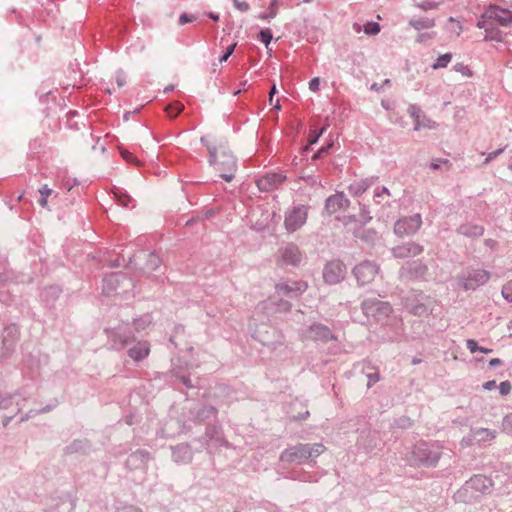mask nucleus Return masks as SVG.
I'll return each instance as SVG.
<instances>
[{
    "label": "nucleus",
    "instance_id": "obj_60",
    "mask_svg": "<svg viewBox=\"0 0 512 512\" xmlns=\"http://www.w3.org/2000/svg\"><path fill=\"white\" fill-rule=\"evenodd\" d=\"M324 130H325V128H322L318 133L311 136L310 140H309V144L310 145L315 144L318 141V139L320 138V136L323 134Z\"/></svg>",
    "mask_w": 512,
    "mask_h": 512
},
{
    "label": "nucleus",
    "instance_id": "obj_40",
    "mask_svg": "<svg viewBox=\"0 0 512 512\" xmlns=\"http://www.w3.org/2000/svg\"><path fill=\"white\" fill-rule=\"evenodd\" d=\"M161 265V259L155 253H150L147 261V269L152 271L156 270Z\"/></svg>",
    "mask_w": 512,
    "mask_h": 512
},
{
    "label": "nucleus",
    "instance_id": "obj_9",
    "mask_svg": "<svg viewBox=\"0 0 512 512\" xmlns=\"http://www.w3.org/2000/svg\"><path fill=\"white\" fill-rule=\"evenodd\" d=\"M481 17L504 27L512 24V11L494 4L489 5Z\"/></svg>",
    "mask_w": 512,
    "mask_h": 512
},
{
    "label": "nucleus",
    "instance_id": "obj_19",
    "mask_svg": "<svg viewBox=\"0 0 512 512\" xmlns=\"http://www.w3.org/2000/svg\"><path fill=\"white\" fill-rule=\"evenodd\" d=\"M120 284L125 288H129L132 286V281L121 274L112 273L104 279L103 292L111 295L112 292L118 290Z\"/></svg>",
    "mask_w": 512,
    "mask_h": 512
},
{
    "label": "nucleus",
    "instance_id": "obj_21",
    "mask_svg": "<svg viewBox=\"0 0 512 512\" xmlns=\"http://www.w3.org/2000/svg\"><path fill=\"white\" fill-rule=\"evenodd\" d=\"M286 179L282 173H269L257 180L259 190L269 192L277 189Z\"/></svg>",
    "mask_w": 512,
    "mask_h": 512
},
{
    "label": "nucleus",
    "instance_id": "obj_17",
    "mask_svg": "<svg viewBox=\"0 0 512 512\" xmlns=\"http://www.w3.org/2000/svg\"><path fill=\"white\" fill-rule=\"evenodd\" d=\"M301 252L295 245H287L278 251L277 264L279 266H296L301 262Z\"/></svg>",
    "mask_w": 512,
    "mask_h": 512
},
{
    "label": "nucleus",
    "instance_id": "obj_58",
    "mask_svg": "<svg viewBox=\"0 0 512 512\" xmlns=\"http://www.w3.org/2000/svg\"><path fill=\"white\" fill-rule=\"evenodd\" d=\"M116 82H117L119 87H122V86L125 85V83H126V75L122 71L117 73V75H116Z\"/></svg>",
    "mask_w": 512,
    "mask_h": 512
},
{
    "label": "nucleus",
    "instance_id": "obj_64",
    "mask_svg": "<svg viewBox=\"0 0 512 512\" xmlns=\"http://www.w3.org/2000/svg\"><path fill=\"white\" fill-rule=\"evenodd\" d=\"M375 236H376L375 231L369 230V231H367L366 236H363L362 239L369 241V240H373Z\"/></svg>",
    "mask_w": 512,
    "mask_h": 512
},
{
    "label": "nucleus",
    "instance_id": "obj_6",
    "mask_svg": "<svg viewBox=\"0 0 512 512\" xmlns=\"http://www.w3.org/2000/svg\"><path fill=\"white\" fill-rule=\"evenodd\" d=\"M299 338L303 343H327L335 339L329 327L321 323H313L303 329L299 333Z\"/></svg>",
    "mask_w": 512,
    "mask_h": 512
},
{
    "label": "nucleus",
    "instance_id": "obj_54",
    "mask_svg": "<svg viewBox=\"0 0 512 512\" xmlns=\"http://www.w3.org/2000/svg\"><path fill=\"white\" fill-rule=\"evenodd\" d=\"M233 3H234V6L242 11V12H246L249 10V4L247 2H244V1H239V0H232Z\"/></svg>",
    "mask_w": 512,
    "mask_h": 512
},
{
    "label": "nucleus",
    "instance_id": "obj_37",
    "mask_svg": "<svg viewBox=\"0 0 512 512\" xmlns=\"http://www.w3.org/2000/svg\"><path fill=\"white\" fill-rule=\"evenodd\" d=\"M466 346L471 353L481 352L484 354H489L492 352V349L479 346L473 339H468L466 341Z\"/></svg>",
    "mask_w": 512,
    "mask_h": 512
},
{
    "label": "nucleus",
    "instance_id": "obj_48",
    "mask_svg": "<svg viewBox=\"0 0 512 512\" xmlns=\"http://www.w3.org/2000/svg\"><path fill=\"white\" fill-rule=\"evenodd\" d=\"M438 6H439L438 3L434 2V1H430V0L423 1L422 3H420L418 5V7L424 11L437 9Z\"/></svg>",
    "mask_w": 512,
    "mask_h": 512
},
{
    "label": "nucleus",
    "instance_id": "obj_1",
    "mask_svg": "<svg viewBox=\"0 0 512 512\" xmlns=\"http://www.w3.org/2000/svg\"><path fill=\"white\" fill-rule=\"evenodd\" d=\"M152 323L150 315H144L132 322L121 323L115 328L107 329V335L114 349L120 350L131 343L135 337L133 331L140 333L146 330Z\"/></svg>",
    "mask_w": 512,
    "mask_h": 512
},
{
    "label": "nucleus",
    "instance_id": "obj_36",
    "mask_svg": "<svg viewBox=\"0 0 512 512\" xmlns=\"http://www.w3.org/2000/svg\"><path fill=\"white\" fill-rule=\"evenodd\" d=\"M149 458H150V454L147 451L138 450L130 455L129 462H131V463L140 462L141 464H145V463H147Z\"/></svg>",
    "mask_w": 512,
    "mask_h": 512
},
{
    "label": "nucleus",
    "instance_id": "obj_12",
    "mask_svg": "<svg viewBox=\"0 0 512 512\" xmlns=\"http://www.w3.org/2000/svg\"><path fill=\"white\" fill-rule=\"evenodd\" d=\"M379 272V267L371 261H363L355 266L353 274L359 285L371 283Z\"/></svg>",
    "mask_w": 512,
    "mask_h": 512
},
{
    "label": "nucleus",
    "instance_id": "obj_11",
    "mask_svg": "<svg viewBox=\"0 0 512 512\" xmlns=\"http://www.w3.org/2000/svg\"><path fill=\"white\" fill-rule=\"evenodd\" d=\"M308 288V284L302 280H286L276 284V293L281 296L296 298L302 295Z\"/></svg>",
    "mask_w": 512,
    "mask_h": 512
},
{
    "label": "nucleus",
    "instance_id": "obj_51",
    "mask_svg": "<svg viewBox=\"0 0 512 512\" xmlns=\"http://www.w3.org/2000/svg\"><path fill=\"white\" fill-rule=\"evenodd\" d=\"M454 70H455L456 72H459V73H461L462 75H465V76H468V77H470V76L472 75L471 70H470L467 66H465V65H463V64H461V63L456 64V65L454 66Z\"/></svg>",
    "mask_w": 512,
    "mask_h": 512
},
{
    "label": "nucleus",
    "instance_id": "obj_15",
    "mask_svg": "<svg viewBox=\"0 0 512 512\" xmlns=\"http://www.w3.org/2000/svg\"><path fill=\"white\" fill-rule=\"evenodd\" d=\"M291 309V304L286 301V300H279V301H274L272 299H267V300H264L262 302H260L259 304H257V306L255 307V310H254V315L253 317H255L256 315L258 314H272V313H281V312H288L290 311ZM255 318L252 319V321H254Z\"/></svg>",
    "mask_w": 512,
    "mask_h": 512
},
{
    "label": "nucleus",
    "instance_id": "obj_57",
    "mask_svg": "<svg viewBox=\"0 0 512 512\" xmlns=\"http://www.w3.org/2000/svg\"><path fill=\"white\" fill-rule=\"evenodd\" d=\"M502 152H503V149H502V148H500V149H498V150H495V151H493V152H490V153L487 155V157H486V159H485L484 163H485V164L489 163L490 161H492L493 159H495L496 157H498Z\"/></svg>",
    "mask_w": 512,
    "mask_h": 512
},
{
    "label": "nucleus",
    "instance_id": "obj_46",
    "mask_svg": "<svg viewBox=\"0 0 512 512\" xmlns=\"http://www.w3.org/2000/svg\"><path fill=\"white\" fill-rule=\"evenodd\" d=\"M502 296L512 303V280L503 286Z\"/></svg>",
    "mask_w": 512,
    "mask_h": 512
},
{
    "label": "nucleus",
    "instance_id": "obj_4",
    "mask_svg": "<svg viewBox=\"0 0 512 512\" xmlns=\"http://www.w3.org/2000/svg\"><path fill=\"white\" fill-rule=\"evenodd\" d=\"M322 443L302 444L286 448L280 455V460L287 463L301 464L314 460L325 451Z\"/></svg>",
    "mask_w": 512,
    "mask_h": 512
},
{
    "label": "nucleus",
    "instance_id": "obj_2",
    "mask_svg": "<svg viewBox=\"0 0 512 512\" xmlns=\"http://www.w3.org/2000/svg\"><path fill=\"white\" fill-rule=\"evenodd\" d=\"M363 314L368 322L376 323L381 326H397L401 320L393 313V309L388 302L378 299H367L361 304Z\"/></svg>",
    "mask_w": 512,
    "mask_h": 512
},
{
    "label": "nucleus",
    "instance_id": "obj_38",
    "mask_svg": "<svg viewBox=\"0 0 512 512\" xmlns=\"http://www.w3.org/2000/svg\"><path fill=\"white\" fill-rule=\"evenodd\" d=\"M452 55L450 53H445L440 55L432 65L433 69L445 68L449 62L451 61Z\"/></svg>",
    "mask_w": 512,
    "mask_h": 512
},
{
    "label": "nucleus",
    "instance_id": "obj_16",
    "mask_svg": "<svg viewBox=\"0 0 512 512\" xmlns=\"http://www.w3.org/2000/svg\"><path fill=\"white\" fill-rule=\"evenodd\" d=\"M465 490L471 491L474 496L489 493L493 488L491 478L484 475H474L465 483Z\"/></svg>",
    "mask_w": 512,
    "mask_h": 512
},
{
    "label": "nucleus",
    "instance_id": "obj_29",
    "mask_svg": "<svg viewBox=\"0 0 512 512\" xmlns=\"http://www.w3.org/2000/svg\"><path fill=\"white\" fill-rule=\"evenodd\" d=\"M391 197V193L389 189L385 186L377 187L374 190V202L377 205H386L389 203V199Z\"/></svg>",
    "mask_w": 512,
    "mask_h": 512
},
{
    "label": "nucleus",
    "instance_id": "obj_3",
    "mask_svg": "<svg viewBox=\"0 0 512 512\" xmlns=\"http://www.w3.org/2000/svg\"><path fill=\"white\" fill-rule=\"evenodd\" d=\"M443 452L442 445L437 442H419L412 452L409 461L412 465L434 467L438 464Z\"/></svg>",
    "mask_w": 512,
    "mask_h": 512
},
{
    "label": "nucleus",
    "instance_id": "obj_41",
    "mask_svg": "<svg viewBox=\"0 0 512 512\" xmlns=\"http://www.w3.org/2000/svg\"><path fill=\"white\" fill-rule=\"evenodd\" d=\"M502 430L508 435H512V412L503 417Z\"/></svg>",
    "mask_w": 512,
    "mask_h": 512
},
{
    "label": "nucleus",
    "instance_id": "obj_61",
    "mask_svg": "<svg viewBox=\"0 0 512 512\" xmlns=\"http://www.w3.org/2000/svg\"><path fill=\"white\" fill-rule=\"evenodd\" d=\"M482 387L484 390L490 391L496 387V381H494V380L487 381L482 385Z\"/></svg>",
    "mask_w": 512,
    "mask_h": 512
},
{
    "label": "nucleus",
    "instance_id": "obj_49",
    "mask_svg": "<svg viewBox=\"0 0 512 512\" xmlns=\"http://www.w3.org/2000/svg\"><path fill=\"white\" fill-rule=\"evenodd\" d=\"M512 385L509 381H503L499 384L498 389L501 395L506 396L511 392Z\"/></svg>",
    "mask_w": 512,
    "mask_h": 512
},
{
    "label": "nucleus",
    "instance_id": "obj_28",
    "mask_svg": "<svg viewBox=\"0 0 512 512\" xmlns=\"http://www.w3.org/2000/svg\"><path fill=\"white\" fill-rule=\"evenodd\" d=\"M173 460L177 463H186L192 459V452L188 445H178L172 449Z\"/></svg>",
    "mask_w": 512,
    "mask_h": 512
},
{
    "label": "nucleus",
    "instance_id": "obj_32",
    "mask_svg": "<svg viewBox=\"0 0 512 512\" xmlns=\"http://www.w3.org/2000/svg\"><path fill=\"white\" fill-rule=\"evenodd\" d=\"M409 24L416 30L430 29L435 26V20L432 18L412 19Z\"/></svg>",
    "mask_w": 512,
    "mask_h": 512
},
{
    "label": "nucleus",
    "instance_id": "obj_14",
    "mask_svg": "<svg viewBox=\"0 0 512 512\" xmlns=\"http://www.w3.org/2000/svg\"><path fill=\"white\" fill-rule=\"evenodd\" d=\"M26 402V398L19 393H5L0 396V408L10 413L9 418L19 413L25 407Z\"/></svg>",
    "mask_w": 512,
    "mask_h": 512
},
{
    "label": "nucleus",
    "instance_id": "obj_43",
    "mask_svg": "<svg viewBox=\"0 0 512 512\" xmlns=\"http://www.w3.org/2000/svg\"><path fill=\"white\" fill-rule=\"evenodd\" d=\"M182 110L183 105L177 102L166 107V112L170 117H176Z\"/></svg>",
    "mask_w": 512,
    "mask_h": 512
},
{
    "label": "nucleus",
    "instance_id": "obj_44",
    "mask_svg": "<svg viewBox=\"0 0 512 512\" xmlns=\"http://www.w3.org/2000/svg\"><path fill=\"white\" fill-rule=\"evenodd\" d=\"M39 193L41 195V199L39 200V204L42 207L47 206V198L51 195L52 190L48 188L47 185H44L40 190Z\"/></svg>",
    "mask_w": 512,
    "mask_h": 512
},
{
    "label": "nucleus",
    "instance_id": "obj_10",
    "mask_svg": "<svg viewBox=\"0 0 512 512\" xmlns=\"http://www.w3.org/2000/svg\"><path fill=\"white\" fill-rule=\"evenodd\" d=\"M346 266L340 260L328 262L323 269V279L325 283L334 285L344 280L346 276Z\"/></svg>",
    "mask_w": 512,
    "mask_h": 512
},
{
    "label": "nucleus",
    "instance_id": "obj_22",
    "mask_svg": "<svg viewBox=\"0 0 512 512\" xmlns=\"http://www.w3.org/2000/svg\"><path fill=\"white\" fill-rule=\"evenodd\" d=\"M426 271L427 267L422 262L412 261L402 266L400 269V277L401 279L407 280L420 278L425 275Z\"/></svg>",
    "mask_w": 512,
    "mask_h": 512
},
{
    "label": "nucleus",
    "instance_id": "obj_5",
    "mask_svg": "<svg viewBox=\"0 0 512 512\" xmlns=\"http://www.w3.org/2000/svg\"><path fill=\"white\" fill-rule=\"evenodd\" d=\"M210 163L214 165L215 169L220 173L221 178L225 181L230 182L234 178V172L236 170L235 157L226 151L217 152L209 148Z\"/></svg>",
    "mask_w": 512,
    "mask_h": 512
},
{
    "label": "nucleus",
    "instance_id": "obj_42",
    "mask_svg": "<svg viewBox=\"0 0 512 512\" xmlns=\"http://www.w3.org/2000/svg\"><path fill=\"white\" fill-rule=\"evenodd\" d=\"M380 32V25L377 22H368L364 25V33L367 35H377Z\"/></svg>",
    "mask_w": 512,
    "mask_h": 512
},
{
    "label": "nucleus",
    "instance_id": "obj_31",
    "mask_svg": "<svg viewBox=\"0 0 512 512\" xmlns=\"http://www.w3.org/2000/svg\"><path fill=\"white\" fill-rule=\"evenodd\" d=\"M74 503L69 497H63L59 502L52 508V512H73Z\"/></svg>",
    "mask_w": 512,
    "mask_h": 512
},
{
    "label": "nucleus",
    "instance_id": "obj_59",
    "mask_svg": "<svg viewBox=\"0 0 512 512\" xmlns=\"http://www.w3.org/2000/svg\"><path fill=\"white\" fill-rule=\"evenodd\" d=\"M192 20H193V17L187 15L186 13L181 14L180 17H179V23L181 25H184V24H186L188 22H191Z\"/></svg>",
    "mask_w": 512,
    "mask_h": 512
},
{
    "label": "nucleus",
    "instance_id": "obj_55",
    "mask_svg": "<svg viewBox=\"0 0 512 512\" xmlns=\"http://www.w3.org/2000/svg\"><path fill=\"white\" fill-rule=\"evenodd\" d=\"M115 512H142V511L132 505H125V506L118 507Z\"/></svg>",
    "mask_w": 512,
    "mask_h": 512
},
{
    "label": "nucleus",
    "instance_id": "obj_52",
    "mask_svg": "<svg viewBox=\"0 0 512 512\" xmlns=\"http://www.w3.org/2000/svg\"><path fill=\"white\" fill-rule=\"evenodd\" d=\"M120 153H121V156L123 157V159H125L127 162L137 163V159L134 157V155L131 152H129L127 150H121Z\"/></svg>",
    "mask_w": 512,
    "mask_h": 512
},
{
    "label": "nucleus",
    "instance_id": "obj_47",
    "mask_svg": "<svg viewBox=\"0 0 512 512\" xmlns=\"http://www.w3.org/2000/svg\"><path fill=\"white\" fill-rule=\"evenodd\" d=\"M360 216L362 218L363 224H366L371 221L372 217L370 216V211L367 206H360Z\"/></svg>",
    "mask_w": 512,
    "mask_h": 512
},
{
    "label": "nucleus",
    "instance_id": "obj_63",
    "mask_svg": "<svg viewBox=\"0 0 512 512\" xmlns=\"http://www.w3.org/2000/svg\"><path fill=\"white\" fill-rule=\"evenodd\" d=\"M276 93H277V88H276V85H275V84H273V85H272V87H271V89H270V92H269V102H270V104H272V103H273V97H274V95H275Z\"/></svg>",
    "mask_w": 512,
    "mask_h": 512
},
{
    "label": "nucleus",
    "instance_id": "obj_39",
    "mask_svg": "<svg viewBox=\"0 0 512 512\" xmlns=\"http://www.w3.org/2000/svg\"><path fill=\"white\" fill-rule=\"evenodd\" d=\"M259 40L265 45L266 48L269 47L273 39L272 31L269 28H264L259 32L258 35Z\"/></svg>",
    "mask_w": 512,
    "mask_h": 512
},
{
    "label": "nucleus",
    "instance_id": "obj_18",
    "mask_svg": "<svg viewBox=\"0 0 512 512\" xmlns=\"http://www.w3.org/2000/svg\"><path fill=\"white\" fill-rule=\"evenodd\" d=\"M496 437V431L487 428L472 429L470 434L463 437L461 444L463 446H471L475 443H485L492 441Z\"/></svg>",
    "mask_w": 512,
    "mask_h": 512
},
{
    "label": "nucleus",
    "instance_id": "obj_27",
    "mask_svg": "<svg viewBox=\"0 0 512 512\" xmlns=\"http://www.w3.org/2000/svg\"><path fill=\"white\" fill-rule=\"evenodd\" d=\"M375 180L376 178L371 177L355 181L349 185L348 191L352 196H360L368 190Z\"/></svg>",
    "mask_w": 512,
    "mask_h": 512
},
{
    "label": "nucleus",
    "instance_id": "obj_53",
    "mask_svg": "<svg viewBox=\"0 0 512 512\" xmlns=\"http://www.w3.org/2000/svg\"><path fill=\"white\" fill-rule=\"evenodd\" d=\"M320 86V78L314 77L309 81V89L312 92H317Z\"/></svg>",
    "mask_w": 512,
    "mask_h": 512
},
{
    "label": "nucleus",
    "instance_id": "obj_56",
    "mask_svg": "<svg viewBox=\"0 0 512 512\" xmlns=\"http://www.w3.org/2000/svg\"><path fill=\"white\" fill-rule=\"evenodd\" d=\"M235 46H236V44H232V45H230V46L227 48L226 52H225V53L220 57L219 61H220V62H225V61H227V60H228V58L231 56V54L234 52Z\"/></svg>",
    "mask_w": 512,
    "mask_h": 512
},
{
    "label": "nucleus",
    "instance_id": "obj_50",
    "mask_svg": "<svg viewBox=\"0 0 512 512\" xmlns=\"http://www.w3.org/2000/svg\"><path fill=\"white\" fill-rule=\"evenodd\" d=\"M448 21L453 25V27L450 28V30L454 32L457 36H459L460 33L462 32V26L460 22L454 19L453 17H449Z\"/></svg>",
    "mask_w": 512,
    "mask_h": 512
},
{
    "label": "nucleus",
    "instance_id": "obj_34",
    "mask_svg": "<svg viewBox=\"0 0 512 512\" xmlns=\"http://www.w3.org/2000/svg\"><path fill=\"white\" fill-rule=\"evenodd\" d=\"M114 196L119 205L126 208L134 207V200L125 192L117 190L116 192H114Z\"/></svg>",
    "mask_w": 512,
    "mask_h": 512
},
{
    "label": "nucleus",
    "instance_id": "obj_20",
    "mask_svg": "<svg viewBox=\"0 0 512 512\" xmlns=\"http://www.w3.org/2000/svg\"><path fill=\"white\" fill-rule=\"evenodd\" d=\"M409 115L414 119V130L418 131L422 128L435 129L437 123L422 114L419 106L412 104L408 108Z\"/></svg>",
    "mask_w": 512,
    "mask_h": 512
},
{
    "label": "nucleus",
    "instance_id": "obj_26",
    "mask_svg": "<svg viewBox=\"0 0 512 512\" xmlns=\"http://www.w3.org/2000/svg\"><path fill=\"white\" fill-rule=\"evenodd\" d=\"M493 22H489L484 18H480L477 22V27L480 29H484L486 41H501L502 33L492 26Z\"/></svg>",
    "mask_w": 512,
    "mask_h": 512
},
{
    "label": "nucleus",
    "instance_id": "obj_13",
    "mask_svg": "<svg viewBox=\"0 0 512 512\" xmlns=\"http://www.w3.org/2000/svg\"><path fill=\"white\" fill-rule=\"evenodd\" d=\"M421 225V215L415 214L410 217L399 219L394 225V232L400 237L412 235L420 229Z\"/></svg>",
    "mask_w": 512,
    "mask_h": 512
},
{
    "label": "nucleus",
    "instance_id": "obj_24",
    "mask_svg": "<svg viewBox=\"0 0 512 512\" xmlns=\"http://www.w3.org/2000/svg\"><path fill=\"white\" fill-rule=\"evenodd\" d=\"M423 252V247L417 243L409 242L392 249V254L395 258L414 257Z\"/></svg>",
    "mask_w": 512,
    "mask_h": 512
},
{
    "label": "nucleus",
    "instance_id": "obj_25",
    "mask_svg": "<svg viewBox=\"0 0 512 512\" xmlns=\"http://www.w3.org/2000/svg\"><path fill=\"white\" fill-rule=\"evenodd\" d=\"M128 356L135 362L146 358L150 353V345L147 341H139L128 349Z\"/></svg>",
    "mask_w": 512,
    "mask_h": 512
},
{
    "label": "nucleus",
    "instance_id": "obj_33",
    "mask_svg": "<svg viewBox=\"0 0 512 512\" xmlns=\"http://www.w3.org/2000/svg\"><path fill=\"white\" fill-rule=\"evenodd\" d=\"M278 1L279 0H270V5L268 6V12L260 13L258 18L261 20H268L275 18L278 14Z\"/></svg>",
    "mask_w": 512,
    "mask_h": 512
},
{
    "label": "nucleus",
    "instance_id": "obj_7",
    "mask_svg": "<svg viewBox=\"0 0 512 512\" xmlns=\"http://www.w3.org/2000/svg\"><path fill=\"white\" fill-rule=\"evenodd\" d=\"M490 279V273L484 269H469L458 277V285L464 290H475Z\"/></svg>",
    "mask_w": 512,
    "mask_h": 512
},
{
    "label": "nucleus",
    "instance_id": "obj_62",
    "mask_svg": "<svg viewBox=\"0 0 512 512\" xmlns=\"http://www.w3.org/2000/svg\"><path fill=\"white\" fill-rule=\"evenodd\" d=\"M368 378H369V382H368V386L370 387L372 384L376 383L379 381V375L377 373L375 374H369L368 375Z\"/></svg>",
    "mask_w": 512,
    "mask_h": 512
},
{
    "label": "nucleus",
    "instance_id": "obj_45",
    "mask_svg": "<svg viewBox=\"0 0 512 512\" xmlns=\"http://www.w3.org/2000/svg\"><path fill=\"white\" fill-rule=\"evenodd\" d=\"M216 415V409L213 406L204 407L197 415V417L201 420L205 418H209L211 416Z\"/></svg>",
    "mask_w": 512,
    "mask_h": 512
},
{
    "label": "nucleus",
    "instance_id": "obj_30",
    "mask_svg": "<svg viewBox=\"0 0 512 512\" xmlns=\"http://www.w3.org/2000/svg\"><path fill=\"white\" fill-rule=\"evenodd\" d=\"M459 231L461 234L468 237H479L483 234L484 229L482 226L467 223L461 225Z\"/></svg>",
    "mask_w": 512,
    "mask_h": 512
},
{
    "label": "nucleus",
    "instance_id": "obj_23",
    "mask_svg": "<svg viewBox=\"0 0 512 512\" xmlns=\"http://www.w3.org/2000/svg\"><path fill=\"white\" fill-rule=\"evenodd\" d=\"M350 205L349 199L343 192H338L329 196L325 202V210L329 214H334L340 210L346 209Z\"/></svg>",
    "mask_w": 512,
    "mask_h": 512
},
{
    "label": "nucleus",
    "instance_id": "obj_35",
    "mask_svg": "<svg viewBox=\"0 0 512 512\" xmlns=\"http://www.w3.org/2000/svg\"><path fill=\"white\" fill-rule=\"evenodd\" d=\"M407 309L416 316L425 315L430 311V308L425 303L407 304Z\"/></svg>",
    "mask_w": 512,
    "mask_h": 512
},
{
    "label": "nucleus",
    "instance_id": "obj_8",
    "mask_svg": "<svg viewBox=\"0 0 512 512\" xmlns=\"http://www.w3.org/2000/svg\"><path fill=\"white\" fill-rule=\"evenodd\" d=\"M308 207L297 205L288 209L285 213L284 226L288 232H295L307 221Z\"/></svg>",
    "mask_w": 512,
    "mask_h": 512
}]
</instances>
